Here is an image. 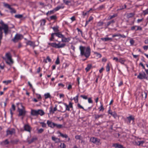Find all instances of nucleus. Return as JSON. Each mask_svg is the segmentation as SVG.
Masks as SVG:
<instances>
[{
    "mask_svg": "<svg viewBox=\"0 0 148 148\" xmlns=\"http://www.w3.org/2000/svg\"><path fill=\"white\" fill-rule=\"evenodd\" d=\"M52 139L53 140L55 141L56 143H59L60 142L59 138H56L55 136H52Z\"/></svg>",
    "mask_w": 148,
    "mask_h": 148,
    "instance_id": "obj_17",
    "label": "nucleus"
},
{
    "mask_svg": "<svg viewBox=\"0 0 148 148\" xmlns=\"http://www.w3.org/2000/svg\"><path fill=\"white\" fill-rule=\"evenodd\" d=\"M64 104L66 107V110H68L69 111H70V107H69V106L66 103H64Z\"/></svg>",
    "mask_w": 148,
    "mask_h": 148,
    "instance_id": "obj_42",
    "label": "nucleus"
},
{
    "mask_svg": "<svg viewBox=\"0 0 148 148\" xmlns=\"http://www.w3.org/2000/svg\"><path fill=\"white\" fill-rule=\"evenodd\" d=\"M55 63L57 64H58L60 63V60L58 57L56 61L55 62Z\"/></svg>",
    "mask_w": 148,
    "mask_h": 148,
    "instance_id": "obj_50",
    "label": "nucleus"
},
{
    "mask_svg": "<svg viewBox=\"0 0 148 148\" xmlns=\"http://www.w3.org/2000/svg\"><path fill=\"white\" fill-rule=\"evenodd\" d=\"M26 44L27 45H29L31 46H32L33 47V49H34L36 45L35 44V42H33L31 41H28L26 42Z\"/></svg>",
    "mask_w": 148,
    "mask_h": 148,
    "instance_id": "obj_13",
    "label": "nucleus"
},
{
    "mask_svg": "<svg viewBox=\"0 0 148 148\" xmlns=\"http://www.w3.org/2000/svg\"><path fill=\"white\" fill-rule=\"evenodd\" d=\"M44 96L45 99H47L49 98H50L51 97V95L49 93L45 94L44 95Z\"/></svg>",
    "mask_w": 148,
    "mask_h": 148,
    "instance_id": "obj_30",
    "label": "nucleus"
},
{
    "mask_svg": "<svg viewBox=\"0 0 148 148\" xmlns=\"http://www.w3.org/2000/svg\"><path fill=\"white\" fill-rule=\"evenodd\" d=\"M90 12V10H89L88 11H87L86 12H82V14L84 16H85L86 15H87L89 12Z\"/></svg>",
    "mask_w": 148,
    "mask_h": 148,
    "instance_id": "obj_51",
    "label": "nucleus"
},
{
    "mask_svg": "<svg viewBox=\"0 0 148 148\" xmlns=\"http://www.w3.org/2000/svg\"><path fill=\"white\" fill-rule=\"evenodd\" d=\"M92 65L91 64H88L87 67L86 68L85 70L87 72L91 68Z\"/></svg>",
    "mask_w": 148,
    "mask_h": 148,
    "instance_id": "obj_25",
    "label": "nucleus"
},
{
    "mask_svg": "<svg viewBox=\"0 0 148 148\" xmlns=\"http://www.w3.org/2000/svg\"><path fill=\"white\" fill-rule=\"evenodd\" d=\"M81 136H80L77 135L75 136V138L77 139L80 140L81 139Z\"/></svg>",
    "mask_w": 148,
    "mask_h": 148,
    "instance_id": "obj_56",
    "label": "nucleus"
},
{
    "mask_svg": "<svg viewBox=\"0 0 148 148\" xmlns=\"http://www.w3.org/2000/svg\"><path fill=\"white\" fill-rule=\"evenodd\" d=\"M80 97L85 99H86L88 98L87 97L86 95H81Z\"/></svg>",
    "mask_w": 148,
    "mask_h": 148,
    "instance_id": "obj_54",
    "label": "nucleus"
},
{
    "mask_svg": "<svg viewBox=\"0 0 148 148\" xmlns=\"http://www.w3.org/2000/svg\"><path fill=\"white\" fill-rule=\"evenodd\" d=\"M93 19V17L92 16H90L89 17V19L88 21H86V26L87 25L89 22H90Z\"/></svg>",
    "mask_w": 148,
    "mask_h": 148,
    "instance_id": "obj_31",
    "label": "nucleus"
},
{
    "mask_svg": "<svg viewBox=\"0 0 148 148\" xmlns=\"http://www.w3.org/2000/svg\"><path fill=\"white\" fill-rule=\"evenodd\" d=\"M119 145V144L118 143L113 144L112 146L115 147V148H118Z\"/></svg>",
    "mask_w": 148,
    "mask_h": 148,
    "instance_id": "obj_45",
    "label": "nucleus"
},
{
    "mask_svg": "<svg viewBox=\"0 0 148 148\" xmlns=\"http://www.w3.org/2000/svg\"><path fill=\"white\" fill-rule=\"evenodd\" d=\"M104 8V5H102L100 6L97 9L99 10H100Z\"/></svg>",
    "mask_w": 148,
    "mask_h": 148,
    "instance_id": "obj_39",
    "label": "nucleus"
},
{
    "mask_svg": "<svg viewBox=\"0 0 148 148\" xmlns=\"http://www.w3.org/2000/svg\"><path fill=\"white\" fill-rule=\"evenodd\" d=\"M12 81L11 80H8L7 81H4L3 82L4 83H6V84H8L10 83Z\"/></svg>",
    "mask_w": 148,
    "mask_h": 148,
    "instance_id": "obj_44",
    "label": "nucleus"
},
{
    "mask_svg": "<svg viewBox=\"0 0 148 148\" xmlns=\"http://www.w3.org/2000/svg\"><path fill=\"white\" fill-rule=\"evenodd\" d=\"M127 120L128 123H130L131 121H132L133 122L134 121L135 118L133 116L131 115L130 116L127 117Z\"/></svg>",
    "mask_w": 148,
    "mask_h": 148,
    "instance_id": "obj_9",
    "label": "nucleus"
},
{
    "mask_svg": "<svg viewBox=\"0 0 148 148\" xmlns=\"http://www.w3.org/2000/svg\"><path fill=\"white\" fill-rule=\"evenodd\" d=\"M56 110H57V108L56 107H55L54 108L53 110H52V107H51L50 108V113H51V112H52L53 113L55 111H56Z\"/></svg>",
    "mask_w": 148,
    "mask_h": 148,
    "instance_id": "obj_35",
    "label": "nucleus"
},
{
    "mask_svg": "<svg viewBox=\"0 0 148 148\" xmlns=\"http://www.w3.org/2000/svg\"><path fill=\"white\" fill-rule=\"evenodd\" d=\"M106 71H110V66L109 64H108L106 67Z\"/></svg>",
    "mask_w": 148,
    "mask_h": 148,
    "instance_id": "obj_53",
    "label": "nucleus"
},
{
    "mask_svg": "<svg viewBox=\"0 0 148 148\" xmlns=\"http://www.w3.org/2000/svg\"><path fill=\"white\" fill-rule=\"evenodd\" d=\"M38 115H40L41 116H42L45 114V112L44 111L41 109H39L38 110Z\"/></svg>",
    "mask_w": 148,
    "mask_h": 148,
    "instance_id": "obj_22",
    "label": "nucleus"
},
{
    "mask_svg": "<svg viewBox=\"0 0 148 148\" xmlns=\"http://www.w3.org/2000/svg\"><path fill=\"white\" fill-rule=\"evenodd\" d=\"M104 115V114H94L95 119L96 120H98L99 118H103Z\"/></svg>",
    "mask_w": 148,
    "mask_h": 148,
    "instance_id": "obj_14",
    "label": "nucleus"
},
{
    "mask_svg": "<svg viewBox=\"0 0 148 148\" xmlns=\"http://www.w3.org/2000/svg\"><path fill=\"white\" fill-rule=\"evenodd\" d=\"M37 139V138L36 137H33L30 140H28V142L29 144H31L34 142V141Z\"/></svg>",
    "mask_w": 148,
    "mask_h": 148,
    "instance_id": "obj_21",
    "label": "nucleus"
},
{
    "mask_svg": "<svg viewBox=\"0 0 148 148\" xmlns=\"http://www.w3.org/2000/svg\"><path fill=\"white\" fill-rule=\"evenodd\" d=\"M49 45L53 47L56 48H60L64 47L66 46V44L65 43L60 44V42H59L58 44H56V43H48Z\"/></svg>",
    "mask_w": 148,
    "mask_h": 148,
    "instance_id": "obj_3",
    "label": "nucleus"
},
{
    "mask_svg": "<svg viewBox=\"0 0 148 148\" xmlns=\"http://www.w3.org/2000/svg\"><path fill=\"white\" fill-rule=\"evenodd\" d=\"M22 35L18 34H16L14 38L12 39V40L14 42H17L19 40L21 39V37Z\"/></svg>",
    "mask_w": 148,
    "mask_h": 148,
    "instance_id": "obj_7",
    "label": "nucleus"
},
{
    "mask_svg": "<svg viewBox=\"0 0 148 148\" xmlns=\"http://www.w3.org/2000/svg\"><path fill=\"white\" fill-rule=\"evenodd\" d=\"M108 113L114 118H116L117 116V114L115 112H112L110 110L108 111Z\"/></svg>",
    "mask_w": 148,
    "mask_h": 148,
    "instance_id": "obj_23",
    "label": "nucleus"
},
{
    "mask_svg": "<svg viewBox=\"0 0 148 148\" xmlns=\"http://www.w3.org/2000/svg\"><path fill=\"white\" fill-rule=\"evenodd\" d=\"M6 58L3 57L2 58L6 62V63L8 65L11 66L13 63V61L12 59V56L10 53H7L5 54Z\"/></svg>",
    "mask_w": 148,
    "mask_h": 148,
    "instance_id": "obj_2",
    "label": "nucleus"
},
{
    "mask_svg": "<svg viewBox=\"0 0 148 148\" xmlns=\"http://www.w3.org/2000/svg\"><path fill=\"white\" fill-rule=\"evenodd\" d=\"M19 141V140L16 139L15 140H11L10 141V143L12 144H17Z\"/></svg>",
    "mask_w": 148,
    "mask_h": 148,
    "instance_id": "obj_19",
    "label": "nucleus"
},
{
    "mask_svg": "<svg viewBox=\"0 0 148 148\" xmlns=\"http://www.w3.org/2000/svg\"><path fill=\"white\" fill-rule=\"evenodd\" d=\"M15 17L16 18H20L23 17V16L21 14H17L15 15Z\"/></svg>",
    "mask_w": 148,
    "mask_h": 148,
    "instance_id": "obj_38",
    "label": "nucleus"
},
{
    "mask_svg": "<svg viewBox=\"0 0 148 148\" xmlns=\"http://www.w3.org/2000/svg\"><path fill=\"white\" fill-rule=\"evenodd\" d=\"M64 8V6H57L56 8L55 9V11H57L59 10L61 8Z\"/></svg>",
    "mask_w": 148,
    "mask_h": 148,
    "instance_id": "obj_29",
    "label": "nucleus"
},
{
    "mask_svg": "<svg viewBox=\"0 0 148 148\" xmlns=\"http://www.w3.org/2000/svg\"><path fill=\"white\" fill-rule=\"evenodd\" d=\"M18 112H19L18 116H25L26 112V111H25V109H21L19 108H18Z\"/></svg>",
    "mask_w": 148,
    "mask_h": 148,
    "instance_id": "obj_6",
    "label": "nucleus"
},
{
    "mask_svg": "<svg viewBox=\"0 0 148 148\" xmlns=\"http://www.w3.org/2000/svg\"><path fill=\"white\" fill-rule=\"evenodd\" d=\"M47 123L49 127L52 128H53L55 127V123L52 122L51 121L48 120L47 121Z\"/></svg>",
    "mask_w": 148,
    "mask_h": 148,
    "instance_id": "obj_10",
    "label": "nucleus"
},
{
    "mask_svg": "<svg viewBox=\"0 0 148 148\" xmlns=\"http://www.w3.org/2000/svg\"><path fill=\"white\" fill-rule=\"evenodd\" d=\"M57 17L56 15H53L50 17L51 20H56L57 19Z\"/></svg>",
    "mask_w": 148,
    "mask_h": 148,
    "instance_id": "obj_40",
    "label": "nucleus"
},
{
    "mask_svg": "<svg viewBox=\"0 0 148 148\" xmlns=\"http://www.w3.org/2000/svg\"><path fill=\"white\" fill-rule=\"evenodd\" d=\"M60 146L61 148H65L66 147V145L64 143H61Z\"/></svg>",
    "mask_w": 148,
    "mask_h": 148,
    "instance_id": "obj_48",
    "label": "nucleus"
},
{
    "mask_svg": "<svg viewBox=\"0 0 148 148\" xmlns=\"http://www.w3.org/2000/svg\"><path fill=\"white\" fill-rule=\"evenodd\" d=\"M53 30L56 32H59V30L58 29V26L55 27H52Z\"/></svg>",
    "mask_w": 148,
    "mask_h": 148,
    "instance_id": "obj_26",
    "label": "nucleus"
},
{
    "mask_svg": "<svg viewBox=\"0 0 148 148\" xmlns=\"http://www.w3.org/2000/svg\"><path fill=\"white\" fill-rule=\"evenodd\" d=\"M55 35L58 37L59 38H62L63 37L64 35L60 34V32H58L55 33Z\"/></svg>",
    "mask_w": 148,
    "mask_h": 148,
    "instance_id": "obj_18",
    "label": "nucleus"
},
{
    "mask_svg": "<svg viewBox=\"0 0 148 148\" xmlns=\"http://www.w3.org/2000/svg\"><path fill=\"white\" fill-rule=\"evenodd\" d=\"M11 109L12 110V109L14 111L15 110V106L14 104H12V107Z\"/></svg>",
    "mask_w": 148,
    "mask_h": 148,
    "instance_id": "obj_63",
    "label": "nucleus"
},
{
    "mask_svg": "<svg viewBox=\"0 0 148 148\" xmlns=\"http://www.w3.org/2000/svg\"><path fill=\"white\" fill-rule=\"evenodd\" d=\"M115 22V21L114 20H112L108 22L106 25V27H107L109 26L111 24L114 23Z\"/></svg>",
    "mask_w": 148,
    "mask_h": 148,
    "instance_id": "obj_24",
    "label": "nucleus"
},
{
    "mask_svg": "<svg viewBox=\"0 0 148 148\" xmlns=\"http://www.w3.org/2000/svg\"><path fill=\"white\" fill-rule=\"evenodd\" d=\"M136 27H137V28L136 29V31H137V30H138L141 31L142 30V28L141 27L139 26H137Z\"/></svg>",
    "mask_w": 148,
    "mask_h": 148,
    "instance_id": "obj_60",
    "label": "nucleus"
},
{
    "mask_svg": "<svg viewBox=\"0 0 148 148\" xmlns=\"http://www.w3.org/2000/svg\"><path fill=\"white\" fill-rule=\"evenodd\" d=\"M145 143V141H138V146H140L141 145H142Z\"/></svg>",
    "mask_w": 148,
    "mask_h": 148,
    "instance_id": "obj_47",
    "label": "nucleus"
},
{
    "mask_svg": "<svg viewBox=\"0 0 148 148\" xmlns=\"http://www.w3.org/2000/svg\"><path fill=\"white\" fill-rule=\"evenodd\" d=\"M44 131V130L42 128H41L38 130V132L39 133H42Z\"/></svg>",
    "mask_w": 148,
    "mask_h": 148,
    "instance_id": "obj_57",
    "label": "nucleus"
},
{
    "mask_svg": "<svg viewBox=\"0 0 148 148\" xmlns=\"http://www.w3.org/2000/svg\"><path fill=\"white\" fill-rule=\"evenodd\" d=\"M2 143H3L4 145H6L9 143V142L8 139H6L5 140L3 141L2 142Z\"/></svg>",
    "mask_w": 148,
    "mask_h": 148,
    "instance_id": "obj_36",
    "label": "nucleus"
},
{
    "mask_svg": "<svg viewBox=\"0 0 148 148\" xmlns=\"http://www.w3.org/2000/svg\"><path fill=\"white\" fill-rule=\"evenodd\" d=\"M78 95H79V94L77 96H76L75 97L73 98V99L75 100V103H77L78 102Z\"/></svg>",
    "mask_w": 148,
    "mask_h": 148,
    "instance_id": "obj_37",
    "label": "nucleus"
},
{
    "mask_svg": "<svg viewBox=\"0 0 148 148\" xmlns=\"http://www.w3.org/2000/svg\"><path fill=\"white\" fill-rule=\"evenodd\" d=\"M31 115L33 116H37L38 115V110L32 109L31 112Z\"/></svg>",
    "mask_w": 148,
    "mask_h": 148,
    "instance_id": "obj_11",
    "label": "nucleus"
},
{
    "mask_svg": "<svg viewBox=\"0 0 148 148\" xmlns=\"http://www.w3.org/2000/svg\"><path fill=\"white\" fill-rule=\"evenodd\" d=\"M135 15V14L133 13H131L127 14V16L128 18L133 17Z\"/></svg>",
    "mask_w": 148,
    "mask_h": 148,
    "instance_id": "obj_28",
    "label": "nucleus"
},
{
    "mask_svg": "<svg viewBox=\"0 0 148 148\" xmlns=\"http://www.w3.org/2000/svg\"><path fill=\"white\" fill-rule=\"evenodd\" d=\"M80 51V54L82 56H84L86 58H88L90 54V49L89 47H87L86 49L85 47L80 46L79 47Z\"/></svg>",
    "mask_w": 148,
    "mask_h": 148,
    "instance_id": "obj_1",
    "label": "nucleus"
},
{
    "mask_svg": "<svg viewBox=\"0 0 148 148\" xmlns=\"http://www.w3.org/2000/svg\"><path fill=\"white\" fill-rule=\"evenodd\" d=\"M99 111H103L104 109L103 107V105H101V106L99 108Z\"/></svg>",
    "mask_w": 148,
    "mask_h": 148,
    "instance_id": "obj_52",
    "label": "nucleus"
},
{
    "mask_svg": "<svg viewBox=\"0 0 148 148\" xmlns=\"http://www.w3.org/2000/svg\"><path fill=\"white\" fill-rule=\"evenodd\" d=\"M56 127L58 128H61L62 127V125L60 124H55V127Z\"/></svg>",
    "mask_w": 148,
    "mask_h": 148,
    "instance_id": "obj_32",
    "label": "nucleus"
},
{
    "mask_svg": "<svg viewBox=\"0 0 148 148\" xmlns=\"http://www.w3.org/2000/svg\"><path fill=\"white\" fill-rule=\"evenodd\" d=\"M40 123L42 125V127H46V125L43 122H40Z\"/></svg>",
    "mask_w": 148,
    "mask_h": 148,
    "instance_id": "obj_58",
    "label": "nucleus"
},
{
    "mask_svg": "<svg viewBox=\"0 0 148 148\" xmlns=\"http://www.w3.org/2000/svg\"><path fill=\"white\" fill-rule=\"evenodd\" d=\"M133 143L134 144L136 145H138V141H134Z\"/></svg>",
    "mask_w": 148,
    "mask_h": 148,
    "instance_id": "obj_59",
    "label": "nucleus"
},
{
    "mask_svg": "<svg viewBox=\"0 0 148 148\" xmlns=\"http://www.w3.org/2000/svg\"><path fill=\"white\" fill-rule=\"evenodd\" d=\"M54 12L53 10H51L50 11H48L46 14L47 15H48L49 14H53L54 13Z\"/></svg>",
    "mask_w": 148,
    "mask_h": 148,
    "instance_id": "obj_41",
    "label": "nucleus"
},
{
    "mask_svg": "<svg viewBox=\"0 0 148 148\" xmlns=\"http://www.w3.org/2000/svg\"><path fill=\"white\" fill-rule=\"evenodd\" d=\"M130 43L131 45H133L134 43V41L133 39H131L130 40Z\"/></svg>",
    "mask_w": 148,
    "mask_h": 148,
    "instance_id": "obj_61",
    "label": "nucleus"
},
{
    "mask_svg": "<svg viewBox=\"0 0 148 148\" xmlns=\"http://www.w3.org/2000/svg\"><path fill=\"white\" fill-rule=\"evenodd\" d=\"M146 74L144 73H139V75L137 76V77L140 79H147V77H146Z\"/></svg>",
    "mask_w": 148,
    "mask_h": 148,
    "instance_id": "obj_8",
    "label": "nucleus"
},
{
    "mask_svg": "<svg viewBox=\"0 0 148 148\" xmlns=\"http://www.w3.org/2000/svg\"><path fill=\"white\" fill-rule=\"evenodd\" d=\"M58 133L59 134H60V136L62 137L63 138H68V140L67 141H69L70 140V138H69L68 137V135L66 134H63L61 132H60L59 131H58Z\"/></svg>",
    "mask_w": 148,
    "mask_h": 148,
    "instance_id": "obj_12",
    "label": "nucleus"
},
{
    "mask_svg": "<svg viewBox=\"0 0 148 148\" xmlns=\"http://www.w3.org/2000/svg\"><path fill=\"white\" fill-rule=\"evenodd\" d=\"M143 48L145 50H147L148 49V45L144 46Z\"/></svg>",
    "mask_w": 148,
    "mask_h": 148,
    "instance_id": "obj_64",
    "label": "nucleus"
},
{
    "mask_svg": "<svg viewBox=\"0 0 148 148\" xmlns=\"http://www.w3.org/2000/svg\"><path fill=\"white\" fill-rule=\"evenodd\" d=\"M143 12L144 15L148 14V8L145 10L143 11Z\"/></svg>",
    "mask_w": 148,
    "mask_h": 148,
    "instance_id": "obj_46",
    "label": "nucleus"
},
{
    "mask_svg": "<svg viewBox=\"0 0 148 148\" xmlns=\"http://www.w3.org/2000/svg\"><path fill=\"white\" fill-rule=\"evenodd\" d=\"M101 39L103 41H112V39L111 38H101Z\"/></svg>",
    "mask_w": 148,
    "mask_h": 148,
    "instance_id": "obj_20",
    "label": "nucleus"
},
{
    "mask_svg": "<svg viewBox=\"0 0 148 148\" xmlns=\"http://www.w3.org/2000/svg\"><path fill=\"white\" fill-rule=\"evenodd\" d=\"M55 35V33H52L51 34V37L50 39V40L51 41H53L54 39V35Z\"/></svg>",
    "mask_w": 148,
    "mask_h": 148,
    "instance_id": "obj_33",
    "label": "nucleus"
},
{
    "mask_svg": "<svg viewBox=\"0 0 148 148\" xmlns=\"http://www.w3.org/2000/svg\"><path fill=\"white\" fill-rule=\"evenodd\" d=\"M69 107L71 108H73V106L72 105V103L71 102H70L68 105Z\"/></svg>",
    "mask_w": 148,
    "mask_h": 148,
    "instance_id": "obj_62",
    "label": "nucleus"
},
{
    "mask_svg": "<svg viewBox=\"0 0 148 148\" xmlns=\"http://www.w3.org/2000/svg\"><path fill=\"white\" fill-rule=\"evenodd\" d=\"M24 129L25 131L29 132H30L31 127L28 124H26L24 125Z\"/></svg>",
    "mask_w": 148,
    "mask_h": 148,
    "instance_id": "obj_16",
    "label": "nucleus"
},
{
    "mask_svg": "<svg viewBox=\"0 0 148 148\" xmlns=\"http://www.w3.org/2000/svg\"><path fill=\"white\" fill-rule=\"evenodd\" d=\"M116 16V14H114L112 16H109V17L108 18V19L109 20H110L112 19V18L115 17Z\"/></svg>",
    "mask_w": 148,
    "mask_h": 148,
    "instance_id": "obj_43",
    "label": "nucleus"
},
{
    "mask_svg": "<svg viewBox=\"0 0 148 148\" xmlns=\"http://www.w3.org/2000/svg\"><path fill=\"white\" fill-rule=\"evenodd\" d=\"M46 22V21L45 19H42L41 21V25H44L45 24V23Z\"/></svg>",
    "mask_w": 148,
    "mask_h": 148,
    "instance_id": "obj_49",
    "label": "nucleus"
},
{
    "mask_svg": "<svg viewBox=\"0 0 148 148\" xmlns=\"http://www.w3.org/2000/svg\"><path fill=\"white\" fill-rule=\"evenodd\" d=\"M4 5L5 7L7 8H8L10 9L11 8V7L8 4V3H4Z\"/></svg>",
    "mask_w": 148,
    "mask_h": 148,
    "instance_id": "obj_34",
    "label": "nucleus"
},
{
    "mask_svg": "<svg viewBox=\"0 0 148 148\" xmlns=\"http://www.w3.org/2000/svg\"><path fill=\"white\" fill-rule=\"evenodd\" d=\"M90 140L93 143L97 145H99V144H100V140L97 138L94 137H91L90 138Z\"/></svg>",
    "mask_w": 148,
    "mask_h": 148,
    "instance_id": "obj_4",
    "label": "nucleus"
},
{
    "mask_svg": "<svg viewBox=\"0 0 148 148\" xmlns=\"http://www.w3.org/2000/svg\"><path fill=\"white\" fill-rule=\"evenodd\" d=\"M71 39L70 38H66L64 35L63 37L62 38V42H69L70 40Z\"/></svg>",
    "mask_w": 148,
    "mask_h": 148,
    "instance_id": "obj_15",
    "label": "nucleus"
},
{
    "mask_svg": "<svg viewBox=\"0 0 148 148\" xmlns=\"http://www.w3.org/2000/svg\"><path fill=\"white\" fill-rule=\"evenodd\" d=\"M10 10H11L10 12L12 13H15L16 12V11L14 9L11 8Z\"/></svg>",
    "mask_w": 148,
    "mask_h": 148,
    "instance_id": "obj_55",
    "label": "nucleus"
},
{
    "mask_svg": "<svg viewBox=\"0 0 148 148\" xmlns=\"http://www.w3.org/2000/svg\"><path fill=\"white\" fill-rule=\"evenodd\" d=\"M63 2L66 5H69V4L71 2V1L66 0H63Z\"/></svg>",
    "mask_w": 148,
    "mask_h": 148,
    "instance_id": "obj_27",
    "label": "nucleus"
},
{
    "mask_svg": "<svg viewBox=\"0 0 148 148\" xmlns=\"http://www.w3.org/2000/svg\"><path fill=\"white\" fill-rule=\"evenodd\" d=\"M6 136H7L9 135H12L14 134H15V131L14 128H12L10 129H8L6 130Z\"/></svg>",
    "mask_w": 148,
    "mask_h": 148,
    "instance_id": "obj_5",
    "label": "nucleus"
}]
</instances>
